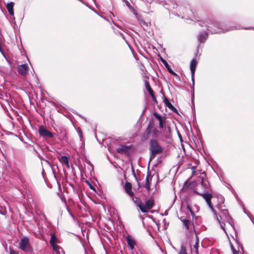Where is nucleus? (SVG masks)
<instances>
[{"mask_svg":"<svg viewBox=\"0 0 254 254\" xmlns=\"http://www.w3.org/2000/svg\"><path fill=\"white\" fill-rule=\"evenodd\" d=\"M200 181L201 186L203 188L202 191L199 189H197L196 193L202 196L206 201L209 207L212 210L215 214L216 212L213 209V204L211 202V199L217 197L219 199L218 196L213 193L209 192L210 185L207 178L204 177H200L199 178V181Z\"/></svg>","mask_w":254,"mask_h":254,"instance_id":"nucleus-1","label":"nucleus"},{"mask_svg":"<svg viewBox=\"0 0 254 254\" xmlns=\"http://www.w3.org/2000/svg\"><path fill=\"white\" fill-rule=\"evenodd\" d=\"M149 150L150 151L149 160L151 161L157 155L162 154L164 148L156 139H151L149 143Z\"/></svg>","mask_w":254,"mask_h":254,"instance_id":"nucleus-2","label":"nucleus"},{"mask_svg":"<svg viewBox=\"0 0 254 254\" xmlns=\"http://www.w3.org/2000/svg\"><path fill=\"white\" fill-rule=\"evenodd\" d=\"M216 206L221 211V215L218 216L219 218L220 219L225 220L226 221H227L231 226V227H233V220L231 217L228 210L227 209L223 208V207H225V206L223 205L222 204H217Z\"/></svg>","mask_w":254,"mask_h":254,"instance_id":"nucleus-3","label":"nucleus"},{"mask_svg":"<svg viewBox=\"0 0 254 254\" xmlns=\"http://www.w3.org/2000/svg\"><path fill=\"white\" fill-rule=\"evenodd\" d=\"M201 176L198 177L196 182L189 183L188 181H186L182 189L183 190L187 193H190V191H193L196 193L195 190H196L197 189H199V185H201L200 181H199V178ZM203 177H204L205 175Z\"/></svg>","mask_w":254,"mask_h":254,"instance_id":"nucleus-4","label":"nucleus"},{"mask_svg":"<svg viewBox=\"0 0 254 254\" xmlns=\"http://www.w3.org/2000/svg\"><path fill=\"white\" fill-rule=\"evenodd\" d=\"M19 248L25 253L31 252L33 250L29 243V239L25 237L21 239L19 243Z\"/></svg>","mask_w":254,"mask_h":254,"instance_id":"nucleus-5","label":"nucleus"},{"mask_svg":"<svg viewBox=\"0 0 254 254\" xmlns=\"http://www.w3.org/2000/svg\"><path fill=\"white\" fill-rule=\"evenodd\" d=\"M155 204L154 200L152 198L149 199L145 201V204H143V208L144 211H141L142 213H147L148 210L151 209Z\"/></svg>","mask_w":254,"mask_h":254,"instance_id":"nucleus-6","label":"nucleus"},{"mask_svg":"<svg viewBox=\"0 0 254 254\" xmlns=\"http://www.w3.org/2000/svg\"><path fill=\"white\" fill-rule=\"evenodd\" d=\"M18 73L22 76H25L28 74L29 67L27 64L19 65L17 68Z\"/></svg>","mask_w":254,"mask_h":254,"instance_id":"nucleus-7","label":"nucleus"},{"mask_svg":"<svg viewBox=\"0 0 254 254\" xmlns=\"http://www.w3.org/2000/svg\"><path fill=\"white\" fill-rule=\"evenodd\" d=\"M39 133L41 136L44 137L52 138L53 136L52 132L48 130L42 126L39 127Z\"/></svg>","mask_w":254,"mask_h":254,"instance_id":"nucleus-8","label":"nucleus"},{"mask_svg":"<svg viewBox=\"0 0 254 254\" xmlns=\"http://www.w3.org/2000/svg\"><path fill=\"white\" fill-rule=\"evenodd\" d=\"M179 219L183 223V227L187 230H189L191 224L193 225L190 219L187 218L184 216H181L179 218Z\"/></svg>","mask_w":254,"mask_h":254,"instance_id":"nucleus-9","label":"nucleus"},{"mask_svg":"<svg viewBox=\"0 0 254 254\" xmlns=\"http://www.w3.org/2000/svg\"><path fill=\"white\" fill-rule=\"evenodd\" d=\"M124 189H125L126 192L131 197H132L134 195V193L132 191V184L131 183L127 182L125 183L124 186Z\"/></svg>","mask_w":254,"mask_h":254,"instance_id":"nucleus-10","label":"nucleus"},{"mask_svg":"<svg viewBox=\"0 0 254 254\" xmlns=\"http://www.w3.org/2000/svg\"><path fill=\"white\" fill-rule=\"evenodd\" d=\"M131 146H127L124 145H120L119 147L116 149L117 152L118 153L121 154L128 155L129 154V149Z\"/></svg>","mask_w":254,"mask_h":254,"instance_id":"nucleus-11","label":"nucleus"},{"mask_svg":"<svg viewBox=\"0 0 254 254\" xmlns=\"http://www.w3.org/2000/svg\"><path fill=\"white\" fill-rule=\"evenodd\" d=\"M197 65V62L196 60L192 59L190 64V68L191 73V79L192 80V82H194V73L195 71V68Z\"/></svg>","mask_w":254,"mask_h":254,"instance_id":"nucleus-12","label":"nucleus"},{"mask_svg":"<svg viewBox=\"0 0 254 254\" xmlns=\"http://www.w3.org/2000/svg\"><path fill=\"white\" fill-rule=\"evenodd\" d=\"M58 242V239L56 236L55 233H52L51 234V240L50 241V243L52 247L54 250H55L57 248V246L56 245V243Z\"/></svg>","mask_w":254,"mask_h":254,"instance_id":"nucleus-13","label":"nucleus"},{"mask_svg":"<svg viewBox=\"0 0 254 254\" xmlns=\"http://www.w3.org/2000/svg\"><path fill=\"white\" fill-rule=\"evenodd\" d=\"M153 115L159 121V127L163 128L164 127V122H165V118H163L160 115L156 112L153 113Z\"/></svg>","mask_w":254,"mask_h":254,"instance_id":"nucleus-14","label":"nucleus"},{"mask_svg":"<svg viewBox=\"0 0 254 254\" xmlns=\"http://www.w3.org/2000/svg\"><path fill=\"white\" fill-rule=\"evenodd\" d=\"M164 102L165 105L174 113H178V111L175 107L169 102L167 97H165L164 99Z\"/></svg>","mask_w":254,"mask_h":254,"instance_id":"nucleus-15","label":"nucleus"},{"mask_svg":"<svg viewBox=\"0 0 254 254\" xmlns=\"http://www.w3.org/2000/svg\"><path fill=\"white\" fill-rule=\"evenodd\" d=\"M161 62H162L165 67L167 69L169 73H170L174 76H178V74L173 71L169 64L165 60H164L163 59H161Z\"/></svg>","mask_w":254,"mask_h":254,"instance_id":"nucleus-16","label":"nucleus"},{"mask_svg":"<svg viewBox=\"0 0 254 254\" xmlns=\"http://www.w3.org/2000/svg\"><path fill=\"white\" fill-rule=\"evenodd\" d=\"M126 240L127 245L129 247L130 249L131 250H133L134 248V245L136 244L135 241L129 235L127 236Z\"/></svg>","mask_w":254,"mask_h":254,"instance_id":"nucleus-17","label":"nucleus"},{"mask_svg":"<svg viewBox=\"0 0 254 254\" xmlns=\"http://www.w3.org/2000/svg\"><path fill=\"white\" fill-rule=\"evenodd\" d=\"M154 126H155L154 121L153 119H151L149 121V123H148V126L147 127V128L145 130V131L151 134V132L152 131V129H153L152 128H154Z\"/></svg>","mask_w":254,"mask_h":254,"instance_id":"nucleus-18","label":"nucleus"},{"mask_svg":"<svg viewBox=\"0 0 254 254\" xmlns=\"http://www.w3.org/2000/svg\"><path fill=\"white\" fill-rule=\"evenodd\" d=\"M13 6H14V2H10L9 3H8L6 5V7L8 11L9 14L10 15H14Z\"/></svg>","mask_w":254,"mask_h":254,"instance_id":"nucleus-19","label":"nucleus"},{"mask_svg":"<svg viewBox=\"0 0 254 254\" xmlns=\"http://www.w3.org/2000/svg\"><path fill=\"white\" fill-rule=\"evenodd\" d=\"M149 179H152V177L150 175V173L148 172L147 175L146 177V184H145V188L147 190V191H150V181Z\"/></svg>","mask_w":254,"mask_h":254,"instance_id":"nucleus-20","label":"nucleus"},{"mask_svg":"<svg viewBox=\"0 0 254 254\" xmlns=\"http://www.w3.org/2000/svg\"><path fill=\"white\" fill-rule=\"evenodd\" d=\"M208 38V34L207 33L200 34L198 36V39L200 43H204Z\"/></svg>","mask_w":254,"mask_h":254,"instance_id":"nucleus-21","label":"nucleus"},{"mask_svg":"<svg viewBox=\"0 0 254 254\" xmlns=\"http://www.w3.org/2000/svg\"><path fill=\"white\" fill-rule=\"evenodd\" d=\"M134 202L135 203L136 206L139 208L140 211L145 210L144 208H143V203L139 198L135 197V199L134 200Z\"/></svg>","mask_w":254,"mask_h":254,"instance_id":"nucleus-22","label":"nucleus"},{"mask_svg":"<svg viewBox=\"0 0 254 254\" xmlns=\"http://www.w3.org/2000/svg\"><path fill=\"white\" fill-rule=\"evenodd\" d=\"M69 158L65 156H63L60 161L63 164H65L67 168L69 167V164L68 162Z\"/></svg>","mask_w":254,"mask_h":254,"instance_id":"nucleus-23","label":"nucleus"},{"mask_svg":"<svg viewBox=\"0 0 254 254\" xmlns=\"http://www.w3.org/2000/svg\"><path fill=\"white\" fill-rule=\"evenodd\" d=\"M144 84L145 88L150 95H152L154 93L153 89L151 88L148 81L145 80Z\"/></svg>","mask_w":254,"mask_h":254,"instance_id":"nucleus-24","label":"nucleus"},{"mask_svg":"<svg viewBox=\"0 0 254 254\" xmlns=\"http://www.w3.org/2000/svg\"><path fill=\"white\" fill-rule=\"evenodd\" d=\"M150 135V133L145 131L141 136V140L142 141L146 140L147 139H148L149 138Z\"/></svg>","mask_w":254,"mask_h":254,"instance_id":"nucleus-25","label":"nucleus"},{"mask_svg":"<svg viewBox=\"0 0 254 254\" xmlns=\"http://www.w3.org/2000/svg\"><path fill=\"white\" fill-rule=\"evenodd\" d=\"M215 214V215H216L217 219V220L218 221V222H219V224H220V226H221V227L222 229L224 231H225V223H224V222H223L222 221H221V219H220L219 218V217H218V216L217 215V213H216V214Z\"/></svg>","mask_w":254,"mask_h":254,"instance_id":"nucleus-26","label":"nucleus"},{"mask_svg":"<svg viewBox=\"0 0 254 254\" xmlns=\"http://www.w3.org/2000/svg\"><path fill=\"white\" fill-rule=\"evenodd\" d=\"M195 235H196V234H195ZM196 242H195V244L193 246V248L195 250V252H196V253L197 254H198V238L197 237V236H196Z\"/></svg>","mask_w":254,"mask_h":254,"instance_id":"nucleus-27","label":"nucleus"},{"mask_svg":"<svg viewBox=\"0 0 254 254\" xmlns=\"http://www.w3.org/2000/svg\"><path fill=\"white\" fill-rule=\"evenodd\" d=\"M179 254H187V249L185 246H182L181 247V249H180V250L179 252Z\"/></svg>","mask_w":254,"mask_h":254,"instance_id":"nucleus-28","label":"nucleus"},{"mask_svg":"<svg viewBox=\"0 0 254 254\" xmlns=\"http://www.w3.org/2000/svg\"><path fill=\"white\" fill-rule=\"evenodd\" d=\"M231 249L233 254H239V250H236L232 244H231Z\"/></svg>","mask_w":254,"mask_h":254,"instance_id":"nucleus-29","label":"nucleus"},{"mask_svg":"<svg viewBox=\"0 0 254 254\" xmlns=\"http://www.w3.org/2000/svg\"><path fill=\"white\" fill-rule=\"evenodd\" d=\"M152 132L153 134V135L155 137L157 136L158 133V130L155 127V126H154V128H152Z\"/></svg>","mask_w":254,"mask_h":254,"instance_id":"nucleus-30","label":"nucleus"},{"mask_svg":"<svg viewBox=\"0 0 254 254\" xmlns=\"http://www.w3.org/2000/svg\"><path fill=\"white\" fill-rule=\"evenodd\" d=\"M150 96H151L152 100L153 101V102L156 103L157 102V100H156V98L155 96L154 95V93H153L152 95H150Z\"/></svg>","mask_w":254,"mask_h":254,"instance_id":"nucleus-31","label":"nucleus"},{"mask_svg":"<svg viewBox=\"0 0 254 254\" xmlns=\"http://www.w3.org/2000/svg\"><path fill=\"white\" fill-rule=\"evenodd\" d=\"M187 208L190 212L191 213L193 214V212L192 211V209L191 208L190 206L188 203L187 204Z\"/></svg>","mask_w":254,"mask_h":254,"instance_id":"nucleus-32","label":"nucleus"},{"mask_svg":"<svg viewBox=\"0 0 254 254\" xmlns=\"http://www.w3.org/2000/svg\"><path fill=\"white\" fill-rule=\"evenodd\" d=\"M10 254H18V252L12 250V249H10Z\"/></svg>","mask_w":254,"mask_h":254,"instance_id":"nucleus-33","label":"nucleus"},{"mask_svg":"<svg viewBox=\"0 0 254 254\" xmlns=\"http://www.w3.org/2000/svg\"><path fill=\"white\" fill-rule=\"evenodd\" d=\"M126 4H127V5L128 6V7L129 9H133L132 7L131 6V5H130V3H129V2L127 1V2H126Z\"/></svg>","mask_w":254,"mask_h":254,"instance_id":"nucleus-34","label":"nucleus"},{"mask_svg":"<svg viewBox=\"0 0 254 254\" xmlns=\"http://www.w3.org/2000/svg\"><path fill=\"white\" fill-rule=\"evenodd\" d=\"M87 183L89 185V187L91 189L95 190L94 188L88 181H87Z\"/></svg>","mask_w":254,"mask_h":254,"instance_id":"nucleus-35","label":"nucleus"},{"mask_svg":"<svg viewBox=\"0 0 254 254\" xmlns=\"http://www.w3.org/2000/svg\"><path fill=\"white\" fill-rule=\"evenodd\" d=\"M140 24H144V25H147V23L143 20L141 21V22H140Z\"/></svg>","mask_w":254,"mask_h":254,"instance_id":"nucleus-36","label":"nucleus"},{"mask_svg":"<svg viewBox=\"0 0 254 254\" xmlns=\"http://www.w3.org/2000/svg\"><path fill=\"white\" fill-rule=\"evenodd\" d=\"M209 28H211V27L210 26H207V30L208 31H209L210 30Z\"/></svg>","mask_w":254,"mask_h":254,"instance_id":"nucleus-37","label":"nucleus"},{"mask_svg":"<svg viewBox=\"0 0 254 254\" xmlns=\"http://www.w3.org/2000/svg\"><path fill=\"white\" fill-rule=\"evenodd\" d=\"M0 214L3 215V214H4V213L1 210H0Z\"/></svg>","mask_w":254,"mask_h":254,"instance_id":"nucleus-38","label":"nucleus"},{"mask_svg":"<svg viewBox=\"0 0 254 254\" xmlns=\"http://www.w3.org/2000/svg\"><path fill=\"white\" fill-rule=\"evenodd\" d=\"M211 33H212V34H213V33H218V32H217V31H214V32H212V31H211Z\"/></svg>","mask_w":254,"mask_h":254,"instance_id":"nucleus-39","label":"nucleus"},{"mask_svg":"<svg viewBox=\"0 0 254 254\" xmlns=\"http://www.w3.org/2000/svg\"><path fill=\"white\" fill-rule=\"evenodd\" d=\"M168 130L170 131L171 130V128L170 127H168Z\"/></svg>","mask_w":254,"mask_h":254,"instance_id":"nucleus-40","label":"nucleus"},{"mask_svg":"<svg viewBox=\"0 0 254 254\" xmlns=\"http://www.w3.org/2000/svg\"><path fill=\"white\" fill-rule=\"evenodd\" d=\"M193 231H194V232L195 233V229H194V226H193Z\"/></svg>","mask_w":254,"mask_h":254,"instance_id":"nucleus-41","label":"nucleus"},{"mask_svg":"<svg viewBox=\"0 0 254 254\" xmlns=\"http://www.w3.org/2000/svg\"><path fill=\"white\" fill-rule=\"evenodd\" d=\"M192 169L193 170H195V168H194V167H192Z\"/></svg>","mask_w":254,"mask_h":254,"instance_id":"nucleus-42","label":"nucleus"},{"mask_svg":"<svg viewBox=\"0 0 254 254\" xmlns=\"http://www.w3.org/2000/svg\"><path fill=\"white\" fill-rule=\"evenodd\" d=\"M135 15H137V13H136L135 12L134 13Z\"/></svg>","mask_w":254,"mask_h":254,"instance_id":"nucleus-43","label":"nucleus"}]
</instances>
